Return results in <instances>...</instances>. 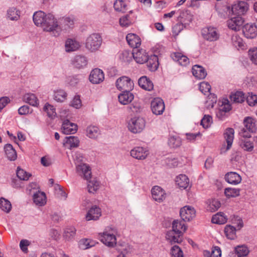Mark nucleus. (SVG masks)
I'll use <instances>...</instances> for the list:
<instances>
[{
  "label": "nucleus",
  "instance_id": "f257e3e1",
  "mask_svg": "<svg viewBox=\"0 0 257 257\" xmlns=\"http://www.w3.org/2000/svg\"><path fill=\"white\" fill-rule=\"evenodd\" d=\"M42 27H43L45 31L53 32L54 36L55 37L59 36L61 31L57 20L51 14L47 15Z\"/></svg>",
  "mask_w": 257,
  "mask_h": 257
},
{
  "label": "nucleus",
  "instance_id": "f03ea898",
  "mask_svg": "<svg viewBox=\"0 0 257 257\" xmlns=\"http://www.w3.org/2000/svg\"><path fill=\"white\" fill-rule=\"evenodd\" d=\"M102 39L98 33H93L90 35L86 39L85 47L91 52H95L100 47Z\"/></svg>",
  "mask_w": 257,
  "mask_h": 257
},
{
  "label": "nucleus",
  "instance_id": "7ed1b4c3",
  "mask_svg": "<svg viewBox=\"0 0 257 257\" xmlns=\"http://www.w3.org/2000/svg\"><path fill=\"white\" fill-rule=\"evenodd\" d=\"M145 120L142 117L134 116L127 121L128 130L133 134L140 133L145 128Z\"/></svg>",
  "mask_w": 257,
  "mask_h": 257
},
{
  "label": "nucleus",
  "instance_id": "20e7f679",
  "mask_svg": "<svg viewBox=\"0 0 257 257\" xmlns=\"http://www.w3.org/2000/svg\"><path fill=\"white\" fill-rule=\"evenodd\" d=\"M115 85L119 90L131 91L134 88V84L129 77L122 76L117 79Z\"/></svg>",
  "mask_w": 257,
  "mask_h": 257
},
{
  "label": "nucleus",
  "instance_id": "39448f33",
  "mask_svg": "<svg viewBox=\"0 0 257 257\" xmlns=\"http://www.w3.org/2000/svg\"><path fill=\"white\" fill-rule=\"evenodd\" d=\"M100 238L101 241L109 247H113L116 243V238L112 232V230L110 231L106 229L100 234Z\"/></svg>",
  "mask_w": 257,
  "mask_h": 257
},
{
  "label": "nucleus",
  "instance_id": "423d86ee",
  "mask_svg": "<svg viewBox=\"0 0 257 257\" xmlns=\"http://www.w3.org/2000/svg\"><path fill=\"white\" fill-rule=\"evenodd\" d=\"M201 34L204 39L210 42L217 41L219 38V34L217 29L214 27L203 29Z\"/></svg>",
  "mask_w": 257,
  "mask_h": 257
},
{
  "label": "nucleus",
  "instance_id": "0eeeda50",
  "mask_svg": "<svg viewBox=\"0 0 257 257\" xmlns=\"http://www.w3.org/2000/svg\"><path fill=\"white\" fill-rule=\"evenodd\" d=\"M180 215L183 221H189L196 216V211L191 206H185L180 210Z\"/></svg>",
  "mask_w": 257,
  "mask_h": 257
},
{
  "label": "nucleus",
  "instance_id": "6e6552de",
  "mask_svg": "<svg viewBox=\"0 0 257 257\" xmlns=\"http://www.w3.org/2000/svg\"><path fill=\"white\" fill-rule=\"evenodd\" d=\"M248 9V5L244 1H238L232 6L231 11L236 16L244 15Z\"/></svg>",
  "mask_w": 257,
  "mask_h": 257
},
{
  "label": "nucleus",
  "instance_id": "1a4fd4ad",
  "mask_svg": "<svg viewBox=\"0 0 257 257\" xmlns=\"http://www.w3.org/2000/svg\"><path fill=\"white\" fill-rule=\"evenodd\" d=\"M151 107L152 112L156 115L162 114L165 108L163 99L159 97L155 98L152 101Z\"/></svg>",
  "mask_w": 257,
  "mask_h": 257
},
{
  "label": "nucleus",
  "instance_id": "9d476101",
  "mask_svg": "<svg viewBox=\"0 0 257 257\" xmlns=\"http://www.w3.org/2000/svg\"><path fill=\"white\" fill-rule=\"evenodd\" d=\"M76 172L77 174L86 180L91 179V169L88 165L85 163L76 165Z\"/></svg>",
  "mask_w": 257,
  "mask_h": 257
},
{
  "label": "nucleus",
  "instance_id": "9b49d317",
  "mask_svg": "<svg viewBox=\"0 0 257 257\" xmlns=\"http://www.w3.org/2000/svg\"><path fill=\"white\" fill-rule=\"evenodd\" d=\"M104 79V74L102 70L98 68L92 70L90 74L89 81L93 84H99Z\"/></svg>",
  "mask_w": 257,
  "mask_h": 257
},
{
  "label": "nucleus",
  "instance_id": "f8f14e48",
  "mask_svg": "<svg viewBox=\"0 0 257 257\" xmlns=\"http://www.w3.org/2000/svg\"><path fill=\"white\" fill-rule=\"evenodd\" d=\"M242 32L246 38H254L257 36V27L254 24H246L242 28Z\"/></svg>",
  "mask_w": 257,
  "mask_h": 257
},
{
  "label": "nucleus",
  "instance_id": "ddd939ff",
  "mask_svg": "<svg viewBox=\"0 0 257 257\" xmlns=\"http://www.w3.org/2000/svg\"><path fill=\"white\" fill-rule=\"evenodd\" d=\"M244 20L239 16L231 18L227 21V26L230 29L235 31H239L241 26L243 25Z\"/></svg>",
  "mask_w": 257,
  "mask_h": 257
},
{
  "label": "nucleus",
  "instance_id": "4468645a",
  "mask_svg": "<svg viewBox=\"0 0 257 257\" xmlns=\"http://www.w3.org/2000/svg\"><path fill=\"white\" fill-rule=\"evenodd\" d=\"M132 55L134 59L138 63L143 64L148 60L149 56L147 54L145 50L143 49H133Z\"/></svg>",
  "mask_w": 257,
  "mask_h": 257
},
{
  "label": "nucleus",
  "instance_id": "2eb2a0df",
  "mask_svg": "<svg viewBox=\"0 0 257 257\" xmlns=\"http://www.w3.org/2000/svg\"><path fill=\"white\" fill-rule=\"evenodd\" d=\"M62 129L65 134H74L77 130V125L66 119L63 122Z\"/></svg>",
  "mask_w": 257,
  "mask_h": 257
},
{
  "label": "nucleus",
  "instance_id": "dca6fc26",
  "mask_svg": "<svg viewBox=\"0 0 257 257\" xmlns=\"http://www.w3.org/2000/svg\"><path fill=\"white\" fill-rule=\"evenodd\" d=\"M148 154V152L146 149L141 147H135L131 151V155L138 160L145 159Z\"/></svg>",
  "mask_w": 257,
  "mask_h": 257
},
{
  "label": "nucleus",
  "instance_id": "f3484780",
  "mask_svg": "<svg viewBox=\"0 0 257 257\" xmlns=\"http://www.w3.org/2000/svg\"><path fill=\"white\" fill-rule=\"evenodd\" d=\"M151 192L152 197L156 201L161 202L166 198L165 191L161 187L158 186H154L152 189Z\"/></svg>",
  "mask_w": 257,
  "mask_h": 257
},
{
  "label": "nucleus",
  "instance_id": "a211bd4d",
  "mask_svg": "<svg viewBox=\"0 0 257 257\" xmlns=\"http://www.w3.org/2000/svg\"><path fill=\"white\" fill-rule=\"evenodd\" d=\"M126 40L128 45L134 49H138L141 45V39L136 34L130 33L126 36Z\"/></svg>",
  "mask_w": 257,
  "mask_h": 257
},
{
  "label": "nucleus",
  "instance_id": "6ab92c4d",
  "mask_svg": "<svg viewBox=\"0 0 257 257\" xmlns=\"http://www.w3.org/2000/svg\"><path fill=\"white\" fill-rule=\"evenodd\" d=\"M225 181L229 184L237 185L241 181V176L235 172H230L225 175Z\"/></svg>",
  "mask_w": 257,
  "mask_h": 257
},
{
  "label": "nucleus",
  "instance_id": "aec40b11",
  "mask_svg": "<svg viewBox=\"0 0 257 257\" xmlns=\"http://www.w3.org/2000/svg\"><path fill=\"white\" fill-rule=\"evenodd\" d=\"M101 216L100 208L94 205L88 211L86 215V219L87 221L93 220H96Z\"/></svg>",
  "mask_w": 257,
  "mask_h": 257
},
{
  "label": "nucleus",
  "instance_id": "412c9836",
  "mask_svg": "<svg viewBox=\"0 0 257 257\" xmlns=\"http://www.w3.org/2000/svg\"><path fill=\"white\" fill-rule=\"evenodd\" d=\"M138 84L142 89L147 91H151L154 88L153 83L146 76H142L139 78Z\"/></svg>",
  "mask_w": 257,
  "mask_h": 257
},
{
  "label": "nucleus",
  "instance_id": "4be33fe9",
  "mask_svg": "<svg viewBox=\"0 0 257 257\" xmlns=\"http://www.w3.org/2000/svg\"><path fill=\"white\" fill-rule=\"evenodd\" d=\"M118 98L121 104L126 105L132 102L134 98V95L131 92V91H122L119 94Z\"/></svg>",
  "mask_w": 257,
  "mask_h": 257
},
{
  "label": "nucleus",
  "instance_id": "5701e85b",
  "mask_svg": "<svg viewBox=\"0 0 257 257\" xmlns=\"http://www.w3.org/2000/svg\"><path fill=\"white\" fill-rule=\"evenodd\" d=\"M245 129L250 133H255L257 130L256 120L251 117H245L243 120Z\"/></svg>",
  "mask_w": 257,
  "mask_h": 257
},
{
  "label": "nucleus",
  "instance_id": "b1692460",
  "mask_svg": "<svg viewBox=\"0 0 257 257\" xmlns=\"http://www.w3.org/2000/svg\"><path fill=\"white\" fill-rule=\"evenodd\" d=\"M192 72L193 76L199 79H203L207 75L205 69L202 66L198 65H195L193 66Z\"/></svg>",
  "mask_w": 257,
  "mask_h": 257
},
{
  "label": "nucleus",
  "instance_id": "393cba45",
  "mask_svg": "<svg viewBox=\"0 0 257 257\" xmlns=\"http://www.w3.org/2000/svg\"><path fill=\"white\" fill-rule=\"evenodd\" d=\"M234 131L231 127L227 128L224 133V138L227 143L226 150H229L232 144L234 139Z\"/></svg>",
  "mask_w": 257,
  "mask_h": 257
},
{
  "label": "nucleus",
  "instance_id": "a878e982",
  "mask_svg": "<svg viewBox=\"0 0 257 257\" xmlns=\"http://www.w3.org/2000/svg\"><path fill=\"white\" fill-rule=\"evenodd\" d=\"M4 150L8 160L11 161L16 160L17 158V152L11 144H6L4 147Z\"/></svg>",
  "mask_w": 257,
  "mask_h": 257
},
{
  "label": "nucleus",
  "instance_id": "bb28decb",
  "mask_svg": "<svg viewBox=\"0 0 257 257\" xmlns=\"http://www.w3.org/2000/svg\"><path fill=\"white\" fill-rule=\"evenodd\" d=\"M47 15L42 11L35 12L33 17L34 23L37 26L43 27Z\"/></svg>",
  "mask_w": 257,
  "mask_h": 257
},
{
  "label": "nucleus",
  "instance_id": "cd10ccee",
  "mask_svg": "<svg viewBox=\"0 0 257 257\" xmlns=\"http://www.w3.org/2000/svg\"><path fill=\"white\" fill-rule=\"evenodd\" d=\"M87 58L84 56H76L73 61V66L78 68L81 69L85 67L87 64Z\"/></svg>",
  "mask_w": 257,
  "mask_h": 257
},
{
  "label": "nucleus",
  "instance_id": "c85d7f7f",
  "mask_svg": "<svg viewBox=\"0 0 257 257\" xmlns=\"http://www.w3.org/2000/svg\"><path fill=\"white\" fill-rule=\"evenodd\" d=\"M146 62L149 70L151 71H156L159 65L158 58L156 55H151Z\"/></svg>",
  "mask_w": 257,
  "mask_h": 257
},
{
  "label": "nucleus",
  "instance_id": "c756f323",
  "mask_svg": "<svg viewBox=\"0 0 257 257\" xmlns=\"http://www.w3.org/2000/svg\"><path fill=\"white\" fill-rule=\"evenodd\" d=\"M239 144L240 148L244 151L251 152L253 150V143L247 138L240 139Z\"/></svg>",
  "mask_w": 257,
  "mask_h": 257
},
{
  "label": "nucleus",
  "instance_id": "7c9ffc66",
  "mask_svg": "<svg viewBox=\"0 0 257 257\" xmlns=\"http://www.w3.org/2000/svg\"><path fill=\"white\" fill-rule=\"evenodd\" d=\"M171 57L173 60L178 62L182 66H186L189 63V59L181 53L175 52L171 54Z\"/></svg>",
  "mask_w": 257,
  "mask_h": 257
},
{
  "label": "nucleus",
  "instance_id": "2f4dec72",
  "mask_svg": "<svg viewBox=\"0 0 257 257\" xmlns=\"http://www.w3.org/2000/svg\"><path fill=\"white\" fill-rule=\"evenodd\" d=\"M180 235L176 234V232L170 230L167 232L166 238L171 244L175 243H180L182 241V239L180 237Z\"/></svg>",
  "mask_w": 257,
  "mask_h": 257
},
{
  "label": "nucleus",
  "instance_id": "473e14b6",
  "mask_svg": "<svg viewBox=\"0 0 257 257\" xmlns=\"http://www.w3.org/2000/svg\"><path fill=\"white\" fill-rule=\"evenodd\" d=\"M187 229V226L185 225L184 221H179L178 220H175L172 223V231L176 232V234H181L182 232L181 230L185 231Z\"/></svg>",
  "mask_w": 257,
  "mask_h": 257
},
{
  "label": "nucleus",
  "instance_id": "72a5a7b5",
  "mask_svg": "<svg viewBox=\"0 0 257 257\" xmlns=\"http://www.w3.org/2000/svg\"><path fill=\"white\" fill-rule=\"evenodd\" d=\"M45 194L43 192L38 191L33 195L34 202L38 205L43 206L45 204L46 201Z\"/></svg>",
  "mask_w": 257,
  "mask_h": 257
},
{
  "label": "nucleus",
  "instance_id": "f704fd0d",
  "mask_svg": "<svg viewBox=\"0 0 257 257\" xmlns=\"http://www.w3.org/2000/svg\"><path fill=\"white\" fill-rule=\"evenodd\" d=\"M234 257H246L249 253L248 248L245 245H239L234 248Z\"/></svg>",
  "mask_w": 257,
  "mask_h": 257
},
{
  "label": "nucleus",
  "instance_id": "c9c22d12",
  "mask_svg": "<svg viewBox=\"0 0 257 257\" xmlns=\"http://www.w3.org/2000/svg\"><path fill=\"white\" fill-rule=\"evenodd\" d=\"M176 183L180 188L186 189L189 185V181L187 176L184 174H180L177 177Z\"/></svg>",
  "mask_w": 257,
  "mask_h": 257
},
{
  "label": "nucleus",
  "instance_id": "e433bc0d",
  "mask_svg": "<svg viewBox=\"0 0 257 257\" xmlns=\"http://www.w3.org/2000/svg\"><path fill=\"white\" fill-rule=\"evenodd\" d=\"M99 134V130L96 126L89 125L86 128V135L89 138L95 139Z\"/></svg>",
  "mask_w": 257,
  "mask_h": 257
},
{
  "label": "nucleus",
  "instance_id": "4c0bfd02",
  "mask_svg": "<svg viewBox=\"0 0 257 257\" xmlns=\"http://www.w3.org/2000/svg\"><path fill=\"white\" fill-rule=\"evenodd\" d=\"M227 218L224 216V214L222 212H218L214 215L211 219V222L213 223L218 224H223L227 222Z\"/></svg>",
  "mask_w": 257,
  "mask_h": 257
},
{
  "label": "nucleus",
  "instance_id": "58836bf2",
  "mask_svg": "<svg viewBox=\"0 0 257 257\" xmlns=\"http://www.w3.org/2000/svg\"><path fill=\"white\" fill-rule=\"evenodd\" d=\"M178 18L180 19V21L181 23L185 25L192 21V16L190 14V12L186 10L185 11H182Z\"/></svg>",
  "mask_w": 257,
  "mask_h": 257
},
{
  "label": "nucleus",
  "instance_id": "ea45409f",
  "mask_svg": "<svg viewBox=\"0 0 257 257\" xmlns=\"http://www.w3.org/2000/svg\"><path fill=\"white\" fill-rule=\"evenodd\" d=\"M24 100L29 104L36 106L38 104V99L34 94L27 93L23 97Z\"/></svg>",
  "mask_w": 257,
  "mask_h": 257
},
{
  "label": "nucleus",
  "instance_id": "a19ab883",
  "mask_svg": "<svg viewBox=\"0 0 257 257\" xmlns=\"http://www.w3.org/2000/svg\"><path fill=\"white\" fill-rule=\"evenodd\" d=\"M67 97V93L62 89L55 91L53 95V98L58 102H63Z\"/></svg>",
  "mask_w": 257,
  "mask_h": 257
},
{
  "label": "nucleus",
  "instance_id": "79ce46f5",
  "mask_svg": "<svg viewBox=\"0 0 257 257\" xmlns=\"http://www.w3.org/2000/svg\"><path fill=\"white\" fill-rule=\"evenodd\" d=\"M79 47V44L75 40L68 39L65 43L66 51L72 52L76 50Z\"/></svg>",
  "mask_w": 257,
  "mask_h": 257
},
{
  "label": "nucleus",
  "instance_id": "37998d69",
  "mask_svg": "<svg viewBox=\"0 0 257 257\" xmlns=\"http://www.w3.org/2000/svg\"><path fill=\"white\" fill-rule=\"evenodd\" d=\"M88 181L87 189L89 193H94L99 188V182L95 178L91 180L90 179L87 180Z\"/></svg>",
  "mask_w": 257,
  "mask_h": 257
},
{
  "label": "nucleus",
  "instance_id": "c03bdc74",
  "mask_svg": "<svg viewBox=\"0 0 257 257\" xmlns=\"http://www.w3.org/2000/svg\"><path fill=\"white\" fill-rule=\"evenodd\" d=\"M244 93L242 91H236L230 95V99L235 103H242L245 100Z\"/></svg>",
  "mask_w": 257,
  "mask_h": 257
},
{
  "label": "nucleus",
  "instance_id": "a18cd8bd",
  "mask_svg": "<svg viewBox=\"0 0 257 257\" xmlns=\"http://www.w3.org/2000/svg\"><path fill=\"white\" fill-rule=\"evenodd\" d=\"M240 189L230 187L224 189V195L227 198L236 197L240 195Z\"/></svg>",
  "mask_w": 257,
  "mask_h": 257
},
{
  "label": "nucleus",
  "instance_id": "49530a36",
  "mask_svg": "<svg viewBox=\"0 0 257 257\" xmlns=\"http://www.w3.org/2000/svg\"><path fill=\"white\" fill-rule=\"evenodd\" d=\"M65 143L69 145V148H76L79 146V140L78 138L74 136H70L65 138Z\"/></svg>",
  "mask_w": 257,
  "mask_h": 257
},
{
  "label": "nucleus",
  "instance_id": "de8ad7c7",
  "mask_svg": "<svg viewBox=\"0 0 257 257\" xmlns=\"http://www.w3.org/2000/svg\"><path fill=\"white\" fill-rule=\"evenodd\" d=\"M113 7L115 10L125 13L127 10V6L122 0H116L114 3Z\"/></svg>",
  "mask_w": 257,
  "mask_h": 257
},
{
  "label": "nucleus",
  "instance_id": "09e8293b",
  "mask_svg": "<svg viewBox=\"0 0 257 257\" xmlns=\"http://www.w3.org/2000/svg\"><path fill=\"white\" fill-rule=\"evenodd\" d=\"M168 144L171 148H176L181 145V140L179 137L172 136L169 138Z\"/></svg>",
  "mask_w": 257,
  "mask_h": 257
},
{
  "label": "nucleus",
  "instance_id": "8fccbe9b",
  "mask_svg": "<svg viewBox=\"0 0 257 257\" xmlns=\"http://www.w3.org/2000/svg\"><path fill=\"white\" fill-rule=\"evenodd\" d=\"M224 233L227 238L234 239L235 237L236 228L231 225H226L224 228Z\"/></svg>",
  "mask_w": 257,
  "mask_h": 257
},
{
  "label": "nucleus",
  "instance_id": "3c124183",
  "mask_svg": "<svg viewBox=\"0 0 257 257\" xmlns=\"http://www.w3.org/2000/svg\"><path fill=\"white\" fill-rule=\"evenodd\" d=\"M0 207L3 211L9 213L11 210L12 204L8 200L2 197L0 199Z\"/></svg>",
  "mask_w": 257,
  "mask_h": 257
},
{
  "label": "nucleus",
  "instance_id": "603ef678",
  "mask_svg": "<svg viewBox=\"0 0 257 257\" xmlns=\"http://www.w3.org/2000/svg\"><path fill=\"white\" fill-rule=\"evenodd\" d=\"M43 110L47 112L48 116L51 118H54L56 115L55 108L53 105L48 103L45 104Z\"/></svg>",
  "mask_w": 257,
  "mask_h": 257
},
{
  "label": "nucleus",
  "instance_id": "864d4df0",
  "mask_svg": "<svg viewBox=\"0 0 257 257\" xmlns=\"http://www.w3.org/2000/svg\"><path fill=\"white\" fill-rule=\"evenodd\" d=\"M16 174L20 180L24 181L28 180L31 176V174L27 173L24 170L20 168V167L17 168Z\"/></svg>",
  "mask_w": 257,
  "mask_h": 257
},
{
  "label": "nucleus",
  "instance_id": "5fc2aeb1",
  "mask_svg": "<svg viewBox=\"0 0 257 257\" xmlns=\"http://www.w3.org/2000/svg\"><path fill=\"white\" fill-rule=\"evenodd\" d=\"M76 234V229L73 227H70L65 229L64 232V237L67 240H71L74 238Z\"/></svg>",
  "mask_w": 257,
  "mask_h": 257
},
{
  "label": "nucleus",
  "instance_id": "6e6d98bb",
  "mask_svg": "<svg viewBox=\"0 0 257 257\" xmlns=\"http://www.w3.org/2000/svg\"><path fill=\"white\" fill-rule=\"evenodd\" d=\"M246 100L249 106H254L257 104V95L252 92H248L246 97Z\"/></svg>",
  "mask_w": 257,
  "mask_h": 257
},
{
  "label": "nucleus",
  "instance_id": "4d7b16f0",
  "mask_svg": "<svg viewBox=\"0 0 257 257\" xmlns=\"http://www.w3.org/2000/svg\"><path fill=\"white\" fill-rule=\"evenodd\" d=\"M82 77L81 75L71 76L67 78V81L70 85L75 86L79 82Z\"/></svg>",
  "mask_w": 257,
  "mask_h": 257
},
{
  "label": "nucleus",
  "instance_id": "13d9d810",
  "mask_svg": "<svg viewBox=\"0 0 257 257\" xmlns=\"http://www.w3.org/2000/svg\"><path fill=\"white\" fill-rule=\"evenodd\" d=\"M172 257H184L183 251L178 245H174L171 249Z\"/></svg>",
  "mask_w": 257,
  "mask_h": 257
},
{
  "label": "nucleus",
  "instance_id": "bf43d9fd",
  "mask_svg": "<svg viewBox=\"0 0 257 257\" xmlns=\"http://www.w3.org/2000/svg\"><path fill=\"white\" fill-rule=\"evenodd\" d=\"M200 90L205 95L210 92L211 86L208 82H203L200 83L199 85Z\"/></svg>",
  "mask_w": 257,
  "mask_h": 257
},
{
  "label": "nucleus",
  "instance_id": "052dcab7",
  "mask_svg": "<svg viewBox=\"0 0 257 257\" xmlns=\"http://www.w3.org/2000/svg\"><path fill=\"white\" fill-rule=\"evenodd\" d=\"M16 9L14 8H10L7 12V15L8 18L11 20H17L19 18V16L16 14Z\"/></svg>",
  "mask_w": 257,
  "mask_h": 257
},
{
  "label": "nucleus",
  "instance_id": "680f3d73",
  "mask_svg": "<svg viewBox=\"0 0 257 257\" xmlns=\"http://www.w3.org/2000/svg\"><path fill=\"white\" fill-rule=\"evenodd\" d=\"M248 55L252 63L257 65V48L250 49L248 51Z\"/></svg>",
  "mask_w": 257,
  "mask_h": 257
},
{
  "label": "nucleus",
  "instance_id": "e2e57ef3",
  "mask_svg": "<svg viewBox=\"0 0 257 257\" xmlns=\"http://www.w3.org/2000/svg\"><path fill=\"white\" fill-rule=\"evenodd\" d=\"M186 26H184V24L181 23H178L176 24L172 28V32L175 35H178L181 31Z\"/></svg>",
  "mask_w": 257,
  "mask_h": 257
},
{
  "label": "nucleus",
  "instance_id": "0e129e2a",
  "mask_svg": "<svg viewBox=\"0 0 257 257\" xmlns=\"http://www.w3.org/2000/svg\"><path fill=\"white\" fill-rule=\"evenodd\" d=\"M89 242H90V239L84 238L81 239L79 242V247L82 249H86L91 247Z\"/></svg>",
  "mask_w": 257,
  "mask_h": 257
},
{
  "label": "nucleus",
  "instance_id": "69168bd1",
  "mask_svg": "<svg viewBox=\"0 0 257 257\" xmlns=\"http://www.w3.org/2000/svg\"><path fill=\"white\" fill-rule=\"evenodd\" d=\"M206 253L210 255V257H221V251L218 246H215L210 254L209 251H206Z\"/></svg>",
  "mask_w": 257,
  "mask_h": 257
},
{
  "label": "nucleus",
  "instance_id": "338daca9",
  "mask_svg": "<svg viewBox=\"0 0 257 257\" xmlns=\"http://www.w3.org/2000/svg\"><path fill=\"white\" fill-rule=\"evenodd\" d=\"M211 120L212 117L210 115H205L201 120V124L204 128H207L210 125Z\"/></svg>",
  "mask_w": 257,
  "mask_h": 257
},
{
  "label": "nucleus",
  "instance_id": "774afa93",
  "mask_svg": "<svg viewBox=\"0 0 257 257\" xmlns=\"http://www.w3.org/2000/svg\"><path fill=\"white\" fill-rule=\"evenodd\" d=\"M231 109V106L230 105H226L223 106L217 113V116L222 119L223 116L225 114L226 112H228Z\"/></svg>",
  "mask_w": 257,
  "mask_h": 257
}]
</instances>
